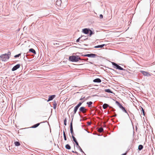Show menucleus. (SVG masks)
<instances>
[{"label":"nucleus","mask_w":155,"mask_h":155,"mask_svg":"<svg viewBox=\"0 0 155 155\" xmlns=\"http://www.w3.org/2000/svg\"><path fill=\"white\" fill-rule=\"evenodd\" d=\"M53 44L54 45H55V44L57 45V43H54Z\"/></svg>","instance_id":"nucleus-41"},{"label":"nucleus","mask_w":155,"mask_h":155,"mask_svg":"<svg viewBox=\"0 0 155 155\" xmlns=\"http://www.w3.org/2000/svg\"><path fill=\"white\" fill-rule=\"evenodd\" d=\"M142 112L143 113L144 115V111L142 108Z\"/></svg>","instance_id":"nucleus-36"},{"label":"nucleus","mask_w":155,"mask_h":155,"mask_svg":"<svg viewBox=\"0 0 155 155\" xmlns=\"http://www.w3.org/2000/svg\"><path fill=\"white\" fill-rule=\"evenodd\" d=\"M62 2L61 0H57L56 2V4L58 6H61Z\"/></svg>","instance_id":"nucleus-10"},{"label":"nucleus","mask_w":155,"mask_h":155,"mask_svg":"<svg viewBox=\"0 0 155 155\" xmlns=\"http://www.w3.org/2000/svg\"><path fill=\"white\" fill-rule=\"evenodd\" d=\"M72 152H73V153H74V151H72Z\"/></svg>","instance_id":"nucleus-44"},{"label":"nucleus","mask_w":155,"mask_h":155,"mask_svg":"<svg viewBox=\"0 0 155 155\" xmlns=\"http://www.w3.org/2000/svg\"><path fill=\"white\" fill-rule=\"evenodd\" d=\"M93 81L94 82L100 83L101 82V80L100 79L98 78L94 79Z\"/></svg>","instance_id":"nucleus-13"},{"label":"nucleus","mask_w":155,"mask_h":155,"mask_svg":"<svg viewBox=\"0 0 155 155\" xmlns=\"http://www.w3.org/2000/svg\"><path fill=\"white\" fill-rule=\"evenodd\" d=\"M97 56L96 54H87L84 55L85 57H91L94 58L95 57Z\"/></svg>","instance_id":"nucleus-5"},{"label":"nucleus","mask_w":155,"mask_h":155,"mask_svg":"<svg viewBox=\"0 0 155 155\" xmlns=\"http://www.w3.org/2000/svg\"><path fill=\"white\" fill-rule=\"evenodd\" d=\"M100 18L101 19L102 18H103V16L101 14L100 15Z\"/></svg>","instance_id":"nucleus-34"},{"label":"nucleus","mask_w":155,"mask_h":155,"mask_svg":"<svg viewBox=\"0 0 155 155\" xmlns=\"http://www.w3.org/2000/svg\"><path fill=\"white\" fill-rule=\"evenodd\" d=\"M121 109L123 110V111L125 112L126 113H127V112L126 110L125 109V108L124 107H123V108H121Z\"/></svg>","instance_id":"nucleus-30"},{"label":"nucleus","mask_w":155,"mask_h":155,"mask_svg":"<svg viewBox=\"0 0 155 155\" xmlns=\"http://www.w3.org/2000/svg\"><path fill=\"white\" fill-rule=\"evenodd\" d=\"M108 106V105L106 104H104L103 105V107L104 109H106Z\"/></svg>","instance_id":"nucleus-17"},{"label":"nucleus","mask_w":155,"mask_h":155,"mask_svg":"<svg viewBox=\"0 0 155 155\" xmlns=\"http://www.w3.org/2000/svg\"><path fill=\"white\" fill-rule=\"evenodd\" d=\"M105 45V44H103V45H97V46H95L94 48H102Z\"/></svg>","instance_id":"nucleus-15"},{"label":"nucleus","mask_w":155,"mask_h":155,"mask_svg":"<svg viewBox=\"0 0 155 155\" xmlns=\"http://www.w3.org/2000/svg\"><path fill=\"white\" fill-rule=\"evenodd\" d=\"M69 60L72 62H77L79 60H81V59L78 56L73 55L70 56Z\"/></svg>","instance_id":"nucleus-2"},{"label":"nucleus","mask_w":155,"mask_h":155,"mask_svg":"<svg viewBox=\"0 0 155 155\" xmlns=\"http://www.w3.org/2000/svg\"><path fill=\"white\" fill-rule=\"evenodd\" d=\"M116 103L119 106L120 108L121 109L123 107L120 104L119 102H118L117 101H116Z\"/></svg>","instance_id":"nucleus-16"},{"label":"nucleus","mask_w":155,"mask_h":155,"mask_svg":"<svg viewBox=\"0 0 155 155\" xmlns=\"http://www.w3.org/2000/svg\"><path fill=\"white\" fill-rule=\"evenodd\" d=\"M72 138H73V140H74V142H76V141H77L76 140V139L74 137V136H73V134H72Z\"/></svg>","instance_id":"nucleus-27"},{"label":"nucleus","mask_w":155,"mask_h":155,"mask_svg":"<svg viewBox=\"0 0 155 155\" xmlns=\"http://www.w3.org/2000/svg\"><path fill=\"white\" fill-rule=\"evenodd\" d=\"M89 31H90V35L91 36L92 34L93 33H92V31L90 30H89Z\"/></svg>","instance_id":"nucleus-33"},{"label":"nucleus","mask_w":155,"mask_h":155,"mask_svg":"<svg viewBox=\"0 0 155 155\" xmlns=\"http://www.w3.org/2000/svg\"><path fill=\"white\" fill-rule=\"evenodd\" d=\"M40 124L39 123H38L36 124H35L32 127V128H36L37 127H38Z\"/></svg>","instance_id":"nucleus-21"},{"label":"nucleus","mask_w":155,"mask_h":155,"mask_svg":"<svg viewBox=\"0 0 155 155\" xmlns=\"http://www.w3.org/2000/svg\"><path fill=\"white\" fill-rule=\"evenodd\" d=\"M29 51L35 54H36L35 50L33 48H31L29 49Z\"/></svg>","instance_id":"nucleus-14"},{"label":"nucleus","mask_w":155,"mask_h":155,"mask_svg":"<svg viewBox=\"0 0 155 155\" xmlns=\"http://www.w3.org/2000/svg\"><path fill=\"white\" fill-rule=\"evenodd\" d=\"M15 146H19L20 145V143L19 142L16 141L15 142Z\"/></svg>","instance_id":"nucleus-24"},{"label":"nucleus","mask_w":155,"mask_h":155,"mask_svg":"<svg viewBox=\"0 0 155 155\" xmlns=\"http://www.w3.org/2000/svg\"><path fill=\"white\" fill-rule=\"evenodd\" d=\"M84 98H85V97H82H82H81V98L80 99V100H83L84 99Z\"/></svg>","instance_id":"nucleus-39"},{"label":"nucleus","mask_w":155,"mask_h":155,"mask_svg":"<svg viewBox=\"0 0 155 155\" xmlns=\"http://www.w3.org/2000/svg\"><path fill=\"white\" fill-rule=\"evenodd\" d=\"M20 64H17L12 69V71H15L17 69L19 68L20 67Z\"/></svg>","instance_id":"nucleus-6"},{"label":"nucleus","mask_w":155,"mask_h":155,"mask_svg":"<svg viewBox=\"0 0 155 155\" xmlns=\"http://www.w3.org/2000/svg\"><path fill=\"white\" fill-rule=\"evenodd\" d=\"M87 38H86V39H83L82 40H81V41H83V40H85L86 39H87Z\"/></svg>","instance_id":"nucleus-40"},{"label":"nucleus","mask_w":155,"mask_h":155,"mask_svg":"<svg viewBox=\"0 0 155 155\" xmlns=\"http://www.w3.org/2000/svg\"><path fill=\"white\" fill-rule=\"evenodd\" d=\"M140 72L144 76L149 77L151 76L150 74L148 72H147L143 71H141Z\"/></svg>","instance_id":"nucleus-4"},{"label":"nucleus","mask_w":155,"mask_h":155,"mask_svg":"<svg viewBox=\"0 0 155 155\" xmlns=\"http://www.w3.org/2000/svg\"><path fill=\"white\" fill-rule=\"evenodd\" d=\"M10 54V52L8 53V54L1 55L0 56V60L2 61H6L9 58V55Z\"/></svg>","instance_id":"nucleus-1"},{"label":"nucleus","mask_w":155,"mask_h":155,"mask_svg":"<svg viewBox=\"0 0 155 155\" xmlns=\"http://www.w3.org/2000/svg\"><path fill=\"white\" fill-rule=\"evenodd\" d=\"M83 36H81L80 37H79L78 39L76 40V42H79V41L80 40V39L81 38H82Z\"/></svg>","instance_id":"nucleus-28"},{"label":"nucleus","mask_w":155,"mask_h":155,"mask_svg":"<svg viewBox=\"0 0 155 155\" xmlns=\"http://www.w3.org/2000/svg\"><path fill=\"white\" fill-rule=\"evenodd\" d=\"M84 101V100L82 102H80L76 106L79 108L81 105L82 103Z\"/></svg>","instance_id":"nucleus-23"},{"label":"nucleus","mask_w":155,"mask_h":155,"mask_svg":"<svg viewBox=\"0 0 155 155\" xmlns=\"http://www.w3.org/2000/svg\"><path fill=\"white\" fill-rule=\"evenodd\" d=\"M86 109L84 107H81L79 109V110L82 112L83 113H85L86 111Z\"/></svg>","instance_id":"nucleus-7"},{"label":"nucleus","mask_w":155,"mask_h":155,"mask_svg":"<svg viewBox=\"0 0 155 155\" xmlns=\"http://www.w3.org/2000/svg\"><path fill=\"white\" fill-rule=\"evenodd\" d=\"M143 145H140L138 146V149L140 150L143 149Z\"/></svg>","instance_id":"nucleus-19"},{"label":"nucleus","mask_w":155,"mask_h":155,"mask_svg":"<svg viewBox=\"0 0 155 155\" xmlns=\"http://www.w3.org/2000/svg\"><path fill=\"white\" fill-rule=\"evenodd\" d=\"M112 64L115 67L114 68H117V69H118L121 70H125V69H123L119 65H118L117 64L114 62H112Z\"/></svg>","instance_id":"nucleus-3"},{"label":"nucleus","mask_w":155,"mask_h":155,"mask_svg":"<svg viewBox=\"0 0 155 155\" xmlns=\"http://www.w3.org/2000/svg\"><path fill=\"white\" fill-rule=\"evenodd\" d=\"M90 30L87 28H85L82 30L83 32L85 34H87L89 33Z\"/></svg>","instance_id":"nucleus-9"},{"label":"nucleus","mask_w":155,"mask_h":155,"mask_svg":"<svg viewBox=\"0 0 155 155\" xmlns=\"http://www.w3.org/2000/svg\"><path fill=\"white\" fill-rule=\"evenodd\" d=\"M55 97V95H52L50 96L49 97L47 101L48 102L52 100L53 99V98H54Z\"/></svg>","instance_id":"nucleus-11"},{"label":"nucleus","mask_w":155,"mask_h":155,"mask_svg":"<svg viewBox=\"0 0 155 155\" xmlns=\"http://www.w3.org/2000/svg\"><path fill=\"white\" fill-rule=\"evenodd\" d=\"M74 153H77V154L78 153V152H75Z\"/></svg>","instance_id":"nucleus-42"},{"label":"nucleus","mask_w":155,"mask_h":155,"mask_svg":"<svg viewBox=\"0 0 155 155\" xmlns=\"http://www.w3.org/2000/svg\"><path fill=\"white\" fill-rule=\"evenodd\" d=\"M75 143L77 145V146H79V145H78V142H77V141H76L75 142Z\"/></svg>","instance_id":"nucleus-37"},{"label":"nucleus","mask_w":155,"mask_h":155,"mask_svg":"<svg viewBox=\"0 0 155 155\" xmlns=\"http://www.w3.org/2000/svg\"><path fill=\"white\" fill-rule=\"evenodd\" d=\"M105 91L106 92H107L108 93H112V92L111 91L110 89H105Z\"/></svg>","instance_id":"nucleus-20"},{"label":"nucleus","mask_w":155,"mask_h":155,"mask_svg":"<svg viewBox=\"0 0 155 155\" xmlns=\"http://www.w3.org/2000/svg\"><path fill=\"white\" fill-rule=\"evenodd\" d=\"M63 135H64V140H66L67 138H66V134H65V133L64 131V132H63Z\"/></svg>","instance_id":"nucleus-25"},{"label":"nucleus","mask_w":155,"mask_h":155,"mask_svg":"<svg viewBox=\"0 0 155 155\" xmlns=\"http://www.w3.org/2000/svg\"><path fill=\"white\" fill-rule=\"evenodd\" d=\"M66 122V119H65L64 120V124L65 126H66L67 125Z\"/></svg>","instance_id":"nucleus-32"},{"label":"nucleus","mask_w":155,"mask_h":155,"mask_svg":"<svg viewBox=\"0 0 155 155\" xmlns=\"http://www.w3.org/2000/svg\"><path fill=\"white\" fill-rule=\"evenodd\" d=\"M78 107H77L76 106L74 109V113L73 114H72L71 117H72V120L73 119V117H74V115L75 114H76L78 109Z\"/></svg>","instance_id":"nucleus-8"},{"label":"nucleus","mask_w":155,"mask_h":155,"mask_svg":"<svg viewBox=\"0 0 155 155\" xmlns=\"http://www.w3.org/2000/svg\"><path fill=\"white\" fill-rule=\"evenodd\" d=\"M103 130V129L102 127H101L99 128L98 130V131L100 132H102Z\"/></svg>","instance_id":"nucleus-26"},{"label":"nucleus","mask_w":155,"mask_h":155,"mask_svg":"<svg viewBox=\"0 0 155 155\" xmlns=\"http://www.w3.org/2000/svg\"><path fill=\"white\" fill-rule=\"evenodd\" d=\"M93 103L91 101L88 102H87V104L88 105V107H90V105L92 104Z\"/></svg>","instance_id":"nucleus-22"},{"label":"nucleus","mask_w":155,"mask_h":155,"mask_svg":"<svg viewBox=\"0 0 155 155\" xmlns=\"http://www.w3.org/2000/svg\"><path fill=\"white\" fill-rule=\"evenodd\" d=\"M57 104L56 103L54 104V109H56V108Z\"/></svg>","instance_id":"nucleus-31"},{"label":"nucleus","mask_w":155,"mask_h":155,"mask_svg":"<svg viewBox=\"0 0 155 155\" xmlns=\"http://www.w3.org/2000/svg\"><path fill=\"white\" fill-rule=\"evenodd\" d=\"M84 60L85 61H87L88 60V58H87L86 59H81V60Z\"/></svg>","instance_id":"nucleus-35"},{"label":"nucleus","mask_w":155,"mask_h":155,"mask_svg":"<svg viewBox=\"0 0 155 155\" xmlns=\"http://www.w3.org/2000/svg\"><path fill=\"white\" fill-rule=\"evenodd\" d=\"M70 131L71 132L72 134L73 135L74 132H73V126H72V121L71 123L70 124Z\"/></svg>","instance_id":"nucleus-12"},{"label":"nucleus","mask_w":155,"mask_h":155,"mask_svg":"<svg viewBox=\"0 0 155 155\" xmlns=\"http://www.w3.org/2000/svg\"><path fill=\"white\" fill-rule=\"evenodd\" d=\"M21 54H17V55H15V56H14V57H15V58H17V57H19V56H20V55H21Z\"/></svg>","instance_id":"nucleus-29"},{"label":"nucleus","mask_w":155,"mask_h":155,"mask_svg":"<svg viewBox=\"0 0 155 155\" xmlns=\"http://www.w3.org/2000/svg\"><path fill=\"white\" fill-rule=\"evenodd\" d=\"M79 147H80V150L82 152H83V151L82 150V149L79 146Z\"/></svg>","instance_id":"nucleus-38"},{"label":"nucleus","mask_w":155,"mask_h":155,"mask_svg":"<svg viewBox=\"0 0 155 155\" xmlns=\"http://www.w3.org/2000/svg\"><path fill=\"white\" fill-rule=\"evenodd\" d=\"M116 116V114H115L114 116V117H115V116Z\"/></svg>","instance_id":"nucleus-43"},{"label":"nucleus","mask_w":155,"mask_h":155,"mask_svg":"<svg viewBox=\"0 0 155 155\" xmlns=\"http://www.w3.org/2000/svg\"><path fill=\"white\" fill-rule=\"evenodd\" d=\"M65 148L68 149L69 150L71 149V147L69 145L67 144L65 146Z\"/></svg>","instance_id":"nucleus-18"}]
</instances>
